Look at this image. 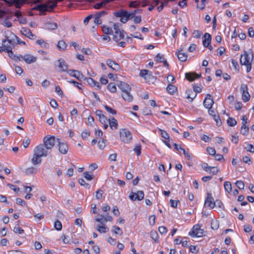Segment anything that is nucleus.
I'll use <instances>...</instances> for the list:
<instances>
[{
    "instance_id": "obj_10",
    "label": "nucleus",
    "mask_w": 254,
    "mask_h": 254,
    "mask_svg": "<svg viewBox=\"0 0 254 254\" xmlns=\"http://www.w3.org/2000/svg\"><path fill=\"white\" fill-rule=\"evenodd\" d=\"M12 41V40L10 39L2 40V45L3 46V48L5 50V52L8 53L12 50L14 47Z\"/></svg>"
},
{
    "instance_id": "obj_57",
    "label": "nucleus",
    "mask_w": 254,
    "mask_h": 254,
    "mask_svg": "<svg viewBox=\"0 0 254 254\" xmlns=\"http://www.w3.org/2000/svg\"><path fill=\"white\" fill-rule=\"evenodd\" d=\"M156 61L158 62H162L164 60H165V58L163 56V55H161L160 54H158L156 56Z\"/></svg>"
},
{
    "instance_id": "obj_40",
    "label": "nucleus",
    "mask_w": 254,
    "mask_h": 254,
    "mask_svg": "<svg viewBox=\"0 0 254 254\" xmlns=\"http://www.w3.org/2000/svg\"><path fill=\"white\" fill-rule=\"evenodd\" d=\"M102 31L106 35L111 34L113 33L112 28L106 26H103L102 27Z\"/></svg>"
},
{
    "instance_id": "obj_2",
    "label": "nucleus",
    "mask_w": 254,
    "mask_h": 254,
    "mask_svg": "<svg viewBox=\"0 0 254 254\" xmlns=\"http://www.w3.org/2000/svg\"><path fill=\"white\" fill-rule=\"evenodd\" d=\"M254 55L252 52L248 53L244 51V54L241 55L240 63L242 65L246 66L247 72H249L252 69V63L253 60Z\"/></svg>"
},
{
    "instance_id": "obj_51",
    "label": "nucleus",
    "mask_w": 254,
    "mask_h": 254,
    "mask_svg": "<svg viewBox=\"0 0 254 254\" xmlns=\"http://www.w3.org/2000/svg\"><path fill=\"white\" fill-rule=\"evenodd\" d=\"M219 171V169L215 167H210L208 171L212 175H216Z\"/></svg>"
},
{
    "instance_id": "obj_32",
    "label": "nucleus",
    "mask_w": 254,
    "mask_h": 254,
    "mask_svg": "<svg viewBox=\"0 0 254 254\" xmlns=\"http://www.w3.org/2000/svg\"><path fill=\"white\" fill-rule=\"evenodd\" d=\"M4 36L5 39H10L12 40H14L15 37H16V35L9 30H6L4 32Z\"/></svg>"
},
{
    "instance_id": "obj_26",
    "label": "nucleus",
    "mask_w": 254,
    "mask_h": 254,
    "mask_svg": "<svg viewBox=\"0 0 254 254\" xmlns=\"http://www.w3.org/2000/svg\"><path fill=\"white\" fill-rule=\"evenodd\" d=\"M115 15L118 17H129V12L126 10H121L116 11Z\"/></svg>"
},
{
    "instance_id": "obj_49",
    "label": "nucleus",
    "mask_w": 254,
    "mask_h": 254,
    "mask_svg": "<svg viewBox=\"0 0 254 254\" xmlns=\"http://www.w3.org/2000/svg\"><path fill=\"white\" fill-rule=\"evenodd\" d=\"M245 149L247 151L251 153H254V146L251 144H248L245 147Z\"/></svg>"
},
{
    "instance_id": "obj_15",
    "label": "nucleus",
    "mask_w": 254,
    "mask_h": 254,
    "mask_svg": "<svg viewBox=\"0 0 254 254\" xmlns=\"http://www.w3.org/2000/svg\"><path fill=\"white\" fill-rule=\"evenodd\" d=\"M214 102L212 100L211 96L209 94H207L206 95V97L203 101V105L204 106L207 108L209 109L211 108L212 106L213 105Z\"/></svg>"
},
{
    "instance_id": "obj_8",
    "label": "nucleus",
    "mask_w": 254,
    "mask_h": 254,
    "mask_svg": "<svg viewBox=\"0 0 254 254\" xmlns=\"http://www.w3.org/2000/svg\"><path fill=\"white\" fill-rule=\"evenodd\" d=\"M241 91L242 92V99L244 102H246L249 101L250 95L248 92V86L245 84L241 85Z\"/></svg>"
},
{
    "instance_id": "obj_28",
    "label": "nucleus",
    "mask_w": 254,
    "mask_h": 254,
    "mask_svg": "<svg viewBox=\"0 0 254 254\" xmlns=\"http://www.w3.org/2000/svg\"><path fill=\"white\" fill-rule=\"evenodd\" d=\"M122 96L125 101L127 102H131L133 100V96L130 91L122 93Z\"/></svg>"
},
{
    "instance_id": "obj_27",
    "label": "nucleus",
    "mask_w": 254,
    "mask_h": 254,
    "mask_svg": "<svg viewBox=\"0 0 254 254\" xmlns=\"http://www.w3.org/2000/svg\"><path fill=\"white\" fill-rule=\"evenodd\" d=\"M66 47V43L63 40L59 41L57 45V49L60 51H65Z\"/></svg>"
},
{
    "instance_id": "obj_50",
    "label": "nucleus",
    "mask_w": 254,
    "mask_h": 254,
    "mask_svg": "<svg viewBox=\"0 0 254 254\" xmlns=\"http://www.w3.org/2000/svg\"><path fill=\"white\" fill-rule=\"evenodd\" d=\"M213 119L216 122V125L218 126H220L222 125V122L220 119L219 116L218 115H214L213 117Z\"/></svg>"
},
{
    "instance_id": "obj_4",
    "label": "nucleus",
    "mask_w": 254,
    "mask_h": 254,
    "mask_svg": "<svg viewBox=\"0 0 254 254\" xmlns=\"http://www.w3.org/2000/svg\"><path fill=\"white\" fill-rule=\"evenodd\" d=\"M113 28L115 31L113 39L116 42H118L124 38L125 32L120 29L119 23H114Z\"/></svg>"
},
{
    "instance_id": "obj_20",
    "label": "nucleus",
    "mask_w": 254,
    "mask_h": 254,
    "mask_svg": "<svg viewBox=\"0 0 254 254\" xmlns=\"http://www.w3.org/2000/svg\"><path fill=\"white\" fill-rule=\"evenodd\" d=\"M200 76V74L194 72H188L185 74L186 78L190 81H193L195 79L199 78Z\"/></svg>"
},
{
    "instance_id": "obj_3",
    "label": "nucleus",
    "mask_w": 254,
    "mask_h": 254,
    "mask_svg": "<svg viewBox=\"0 0 254 254\" xmlns=\"http://www.w3.org/2000/svg\"><path fill=\"white\" fill-rule=\"evenodd\" d=\"M120 137L121 140L125 143H129L132 137L131 132L127 128L120 130Z\"/></svg>"
},
{
    "instance_id": "obj_58",
    "label": "nucleus",
    "mask_w": 254,
    "mask_h": 254,
    "mask_svg": "<svg viewBox=\"0 0 254 254\" xmlns=\"http://www.w3.org/2000/svg\"><path fill=\"white\" fill-rule=\"evenodd\" d=\"M198 251L196 246L191 245L190 247V251L193 254H196Z\"/></svg>"
},
{
    "instance_id": "obj_56",
    "label": "nucleus",
    "mask_w": 254,
    "mask_h": 254,
    "mask_svg": "<svg viewBox=\"0 0 254 254\" xmlns=\"http://www.w3.org/2000/svg\"><path fill=\"white\" fill-rule=\"evenodd\" d=\"M206 150L208 153L210 155H214L216 153L215 149L212 147H207Z\"/></svg>"
},
{
    "instance_id": "obj_1",
    "label": "nucleus",
    "mask_w": 254,
    "mask_h": 254,
    "mask_svg": "<svg viewBox=\"0 0 254 254\" xmlns=\"http://www.w3.org/2000/svg\"><path fill=\"white\" fill-rule=\"evenodd\" d=\"M51 151L42 144L36 146L33 150V156L31 162L34 165H37L41 162V157H46Z\"/></svg>"
},
{
    "instance_id": "obj_14",
    "label": "nucleus",
    "mask_w": 254,
    "mask_h": 254,
    "mask_svg": "<svg viewBox=\"0 0 254 254\" xmlns=\"http://www.w3.org/2000/svg\"><path fill=\"white\" fill-rule=\"evenodd\" d=\"M112 216L109 215V213H107L105 216L100 215L98 218L95 219L96 221L99 222L101 224H104L107 221H112Z\"/></svg>"
},
{
    "instance_id": "obj_25",
    "label": "nucleus",
    "mask_w": 254,
    "mask_h": 254,
    "mask_svg": "<svg viewBox=\"0 0 254 254\" xmlns=\"http://www.w3.org/2000/svg\"><path fill=\"white\" fill-rule=\"evenodd\" d=\"M108 123L112 129H116L118 127L117 120L114 118L108 120Z\"/></svg>"
},
{
    "instance_id": "obj_19",
    "label": "nucleus",
    "mask_w": 254,
    "mask_h": 254,
    "mask_svg": "<svg viewBox=\"0 0 254 254\" xmlns=\"http://www.w3.org/2000/svg\"><path fill=\"white\" fill-rule=\"evenodd\" d=\"M118 87L122 90V93L130 91L131 87L127 83L120 81L118 84Z\"/></svg>"
},
{
    "instance_id": "obj_62",
    "label": "nucleus",
    "mask_w": 254,
    "mask_h": 254,
    "mask_svg": "<svg viewBox=\"0 0 254 254\" xmlns=\"http://www.w3.org/2000/svg\"><path fill=\"white\" fill-rule=\"evenodd\" d=\"M34 216L36 219V221H37L42 220L44 217V215L41 213L34 214Z\"/></svg>"
},
{
    "instance_id": "obj_37",
    "label": "nucleus",
    "mask_w": 254,
    "mask_h": 254,
    "mask_svg": "<svg viewBox=\"0 0 254 254\" xmlns=\"http://www.w3.org/2000/svg\"><path fill=\"white\" fill-rule=\"evenodd\" d=\"M112 231L116 235L120 236L123 234V231L118 226H113L112 228Z\"/></svg>"
},
{
    "instance_id": "obj_30",
    "label": "nucleus",
    "mask_w": 254,
    "mask_h": 254,
    "mask_svg": "<svg viewBox=\"0 0 254 254\" xmlns=\"http://www.w3.org/2000/svg\"><path fill=\"white\" fill-rule=\"evenodd\" d=\"M36 44L40 45L41 47L43 48L49 49L50 47L49 43L42 39L37 40L36 41Z\"/></svg>"
},
{
    "instance_id": "obj_44",
    "label": "nucleus",
    "mask_w": 254,
    "mask_h": 254,
    "mask_svg": "<svg viewBox=\"0 0 254 254\" xmlns=\"http://www.w3.org/2000/svg\"><path fill=\"white\" fill-rule=\"evenodd\" d=\"M87 82H88L89 84H90V85L93 86H96V84H97V87L98 88H100V85L99 84V83L96 82L94 80H93L91 78H88L87 79Z\"/></svg>"
},
{
    "instance_id": "obj_17",
    "label": "nucleus",
    "mask_w": 254,
    "mask_h": 254,
    "mask_svg": "<svg viewBox=\"0 0 254 254\" xmlns=\"http://www.w3.org/2000/svg\"><path fill=\"white\" fill-rule=\"evenodd\" d=\"M21 59L28 64L34 63L37 61V58L36 57L30 54L22 56Z\"/></svg>"
},
{
    "instance_id": "obj_41",
    "label": "nucleus",
    "mask_w": 254,
    "mask_h": 254,
    "mask_svg": "<svg viewBox=\"0 0 254 254\" xmlns=\"http://www.w3.org/2000/svg\"><path fill=\"white\" fill-rule=\"evenodd\" d=\"M104 108L108 113H109L112 115H116L117 113V112L115 110L113 109V108H112L111 107H110L107 105H105Z\"/></svg>"
},
{
    "instance_id": "obj_35",
    "label": "nucleus",
    "mask_w": 254,
    "mask_h": 254,
    "mask_svg": "<svg viewBox=\"0 0 254 254\" xmlns=\"http://www.w3.org/2000/svg\"><path fill=\"white\" fill-rule=\"evenodd\" d=\"M249 131V127L246 125H242L241 128V133L245 136H247Z\"/></svg>"
},
{
    "instance_id": "obj_31",
    "label": "nucleus",
    "mask_w": 254,
    "mask_h": 254,
    "mask_svg": "<svg viewBox=\"0 0 254 254\" xmlns=\"http://www.w3.org/2000/svg\"><path fill=\"white\" fill-rule=\"evenodd\" d=\"M166 89L168 92L172 95L174 94L177 91V88L171 84H169Z\"/></svg>"
},
{
    "instance_id": "obj_7",
    "label": "nucleus",
    "mask_w": 254,
    "mask_h": 254,
    "mask_svg": "<svg viewBox=\"0 0 254 254\" xmlns=\"http://www.w3.org/2000/svg\"><path fill=\"white\" fill-rule=\"evenodd\" d=\"M42 0H14V5L17 8H21L24 4H32L40 2Z\"/></svg>"
},
{
    "instance_id": "obj_48",
    "label": "nucleus",
    "mask_w": 254,
    "mask_h": 254,
    "mask_svg": "<svg viewBox=\"0 0 254 254\" xmlns=\"http://www.w3.org/2000/svg\"><path fill=\"white\" fill-rule=\"evenodd\" d=\"M98 146L101 150L103 149L105 147V140L103 139L99 140L98 142Z\"/></svg>"
},
{
    "instance_id": "obj_47",
    "label": "nucleus",
    "mask_w": 254,
    "mask_h": 254,
    "mask_svg": "<svg viewBox=\"0 0 254 254\" xmlns=\"http://www.w3.org/2000/svg\"><path fill=\"white\" fill-rule=\"evenodd\" d=\"M103 192V190L101 189L98 190L96 192V198L97 199H101L102 198Z\"/></svg>"
},
{
    "instance_id": "obj_21",
    "label": "nucleus",
    "mask_w": 254,
    "mask_h": 254,
    "mask_svg": "<svg viewBox=\"0 0 254 254\" xmlns=\"http://www.w3.org/2000/svg\"><path fill=\"white\" fill-rule=\"evenodd\" d=\"M67 72L72 76L78 80H81L83 78V75L79 71L75 70H69Z\"/></svg>"
},
{
    "instance_id": "obj_24",
    "label": "nucleus",
    "mask_w": 254,
    "mask_h": 254,
    "mask_svg": "<svg viewBox=\"0 0 254 254\" xmlns=\"http://www.w3.org/2000/svg\"><path fill=\"white\" fill-rule=\"evenodd\" d=\"M186 94L187 95L186 98L187 99H190V101L192 102L194 98H195V97L197 95V94L195 93L193 90L191 89H188L186 91Z\"/></svg>"
},
{
    "instance_id": "obj_11",
    "label": "nucleus",
    "mask_w": 254,
    "mask_h": 254,
    "mask_svg": "<svg viewBox=\"0 0 254 254\" xmlns=\"http://www.w3.org/2000/svg\"><path fill=\"white\" fill-rule=\"evenodd\" d=\"M204 205L210 208H213L216 205V202L214 201L212 194L210 192L207 193V197L205 200Z\"/></svg>"
},
{
    "instance_id": "obj_18",
    "label": "nucleus",
    "mask_w": 254,
    "mask_h": 254,
    "mask_svg": "<svg viewBox=\"0 0 254 254\" xmlns=\"http://www.w3.org/2000/svg\"><path fill=\"white\" fill-rule=\"evenodd\" d=\"M106 64L112 69L117 71L120 70V66L115 61L108 59L106 61Z\"/></svg>"
},
{
    "instance_id": "obj_54",
    "label": "nucleus",
    "mask_w": 254,
    "mask_h": 254,
    "mask_svg": "<svg viewBox=\"0 0 254 254\" xmlns=\"http://www.w3.org/2000/svg\"><path fill=\"white\" fill-rule=\"evenodd\" d=\"M13 232L15 233L22 234L24 230L18 226H15L13 228Z\"/></svg>"
},
{
    "instance_id": "obj_9",
    "label": "nucleus",
    "mask_w": 254,
    "mask_h": 254,
    "mask_svg": "<svg viewBox=\"0 0 254 254\" xmlns=\"http://www.w3.org/2000/svg\"><path fill=\"white\" fill-rule=\"evenodd\" d=\"M144 196V192L142 190H138L136 192H131L129 195V198L132 201L135 200H141L143 199Z\"/></svg>"
},
{
    "instance_id": "obj_6",
    "label": "nucleus",
    "mask_w": 254,
    "mask_h": 254,
    "mask_svg": "<svg viewBox=\"0 0 254 254\" xmlns=\"http://www.w3.org/2000/svg\"><path fill=\"white\" fill-rule=\"evenodd\" d=\"M203 230L198 225H194L192 230L189 233V235L192 237H200L203 235Z\"/></svg>"
},
{
    "instance_id": "obj_36",
    "label": "nucleus",
    "mask_w": 254,
    "mask_h": 254,
    "mask_svg": "<svg viewBox=\"0 0 254 254\" xmlns=\"http://www.w3.org/2000/svg\"><path fill=\"white\" fill-rule=\"evenodd\" d=\"M96 229L100 233H106L109 230L108 228L104 226H100L99 225L96 226Z\"/></svg>"
},
{
    "instance_id": "obj_46",
    "label": "nucleus",
    "mask_w": 254,
    "mask_h": 254,
    "mask_svg": "<svg viewBox=\"0 0 254 254\" xmlns=\"http://www.w3.org/2000/svg\"><path fill=\"white\" fill-rule=\"evenodd\" d=\"M236 186L240 189L243 190L245 185L242 181H237L235 183Z\"/></svg>"
},
{
    "instance_id": "obj_29",
    "label": "nucleus",
    "mask_w": 254,
    "mask_h": 254,
    "mask_svg": "<svg viewBox=\"0 0 254 254\" xmlns=\"http://www.w3.org/2000/svg\"><path fill=\"white\" fill-rule=\"evenodd\" d=\"M45 27L49 30H55L58 28V25L54 22H47L45 24Z\"/></svg>"
},
{
    "instance_id": "obj_45",
    "label": "nucleus",
    "mask_w": 254,
    "mask_h": 254,
    "mask_svg": "<svg viewBox=\"0 0 254 254\" xmlns=\"http://www.w3.org/2000/svg\"><path fill=\"white\" fill-rule=\"evenodd\" d=\"M159 131L160 132V135L162 137L166 139H169L170 136L169 134L167 132V131L161 129H159Z\"/></svg>"
},
{
    "instance_id": "obj_59",
    "label": "nucleus",
    "mask_w": 254,
    "mask_h": 254,
    "mask_svg": "<svg viewBox=\"0 0 254 254\" xmlns=\"http://www.w3.org/2000/svg\"><path fill=\"white\" fill-rule=\"evenodd\" d=\"M159 232L161 234H165L167 232V229L165 226H160L158 229Z\"/></svg>"
},
{
    "instance_id": "obj_55",
    "label": "nucleus",
    "mask_w": 254,
    "mask_h": 254,
    "mask_svg": "<svg viewBox=\"0 0 254 254\" xmlns=\"http://www.w3.org/2000/svg\"><path fill=\"white\" fill-rule=\"evenodd\" d=\"M84 177L88 181H91L93 179L92 175L88 172L84 173Z\"/></svg>"
},
{
    "instance_id": "obj_52",
    "label": "nucleus",
    "mask_w": 254,
    "mask_h": 254,
    "mask_svg": "<svg viewBox=\"0 0 254 254\" xmlns=\"http://www.w3.org/2000/svg\"><path fill=\"white\" fill-rule=\"evenodd\" d=\"M140 5V2L138 1H131L129 4V6L130 7H137Z\"/></svg>"
},
{
    "instance_id": "obj_60",
    "label": "nucleus",
    "mask_w": 254,
    "mask_h": 254,
    "mask_svg": "<svg viewBox=\"0 0 254 254\" xmlns=\"http://www.w3.org/2000/svg\"><path fill=\"white\" fill-rule=\"evenodd\" d=\"M178 202H179V200H175L173 199H171L170 200V205L173 208H176L177 207Z\"/></svg>"
},
{
    "instance_id": "obj_43",
    "label": "nucleus",
    "mask_w": 254,
    "mask_h": 254,
    "mask_svg": "<svg viewBox=\"0 0 254 254\" xmlns=\"http://www.w3.org/2000/svg\"><path fill=\"white\" fill-rule=\"evenodd\" d=\"M141 145L140 144H137L133 149V151L136 153L137 156H139L141 154Z\"/></svg>"
},
{
    "instance_id": "obj_23",
    "label": "nucleus",
    "mask_w": 254,
    "mask_h": 254,
    "mask_svg": "<svg viewBox=\"0 0 254 254\" xmlns=\"http://www.w3.org/2000/svg\"><path fill=\"white\" fill-rule=\"evenodd\" d=\"M183 50L181 49L178 52L176 53V55L177 56L178 59L181 62H185L187 61L188 58V55L185 53L182 52Z\"/></svg>"
},
{
    "instance_id": "obj_22",
    "label": "nucleus",
    "mask_w": 254,
    "mask_h": 254,
    "mask_svg": "<svg viewBox=\"0 0 254 254\" xmlns=\"http://www.w3.org/2000/svg\"><path fill=\"white\" fill-rule=\"evenodd\" d=\"M203 40L202 41L203 45L204 47H207L210 44L211 41V36L208 33H205L203 35Z\"/></svg>"
},
{
    "instance_id": "obj_12",
    "label": "nucleus",
    "mask_w": 254,
    "mask_h": 254,
    "mask_svg": "<svg viewBox=\"0 0 254 254\" xmlns=\"http://www.w3.org/2000/svg\"><path fill=\"white\" fill-rule=\"evenodd\" d=\"M59 151L62 154H66L68 150V146L65 142H61L59 138H57Z\"/></svg>"
},
{
    "instance_id": "obj_38",
    "label": "nucleus",
    "mask_w": 254,
    "mask_h": 254,
    "mask_svg": "<svg viewBox=\"0 0 254 254\" xmlns=\"http://www.w3.org/2000/svg\"><path fill=\"white\" fill-rule=\"evenodd\" d=\"M227 124L230 127H234L237 124L236 121L232 118H228L227 120Z\"/></svg>"
},
{
    "instance_id": "obj_33",
    "label": "nucleus",
    "mask_w": 254,
    "mask_h": 254,
    "mask_svg": "<svg viewBox=\"0 0 254 254\" xmlns=\"http://www.w3.org/2000/svg\"><path fill=\"white\" fill-rule=\"evenodd\" d=\"M224 187L225 191H227L228 193H230L232 192V185L230 182L225 181L224 183Z\"/></svg>"
},
{
    "instance_id": "obj_61",
    "label": "nucleus",
    "mask_w": 254,
    "mask_h": 254,
    "mask_svg": "<svg viewBox=\"0 0 254 254\" xmlns=\"http://www.w3.org/2000/svg\"><path fill=\"white\" fill-rule=\"evenodd\" d=\"M211 227L213 230H217L219 227L217 222L216 221H213L211 223Z\"/></svg>"
},
{
    "instance_id": "obj_13",
    "label": "nucleus",
    "mask_w": 254,
    "mask_h": 254,
    "mask_svg": "<svg viewBox=\"0 0 254 254\" xmlns=\"http://www.w3.org/2000/svg\"><path fill=\"white\" fill-rule=\"evenodd\" d=\"M57 63L58 64L57 65L60 68V72H67L68 71L67 70L68 66L64 59H60L57 61Z\"/></svg>"
},
{
    "instance_id": "obj_16",
    "label": "nucleus",
    "mask_w": 254,
    "mask_h": 254,
    "mask_svg": "<svg viewBox=\"0 0 254 254\" xmlns=\"http://www.w3.org/2000/svg\"><path fill=\"white\" fill-rule=\"evenodd\" d=\"M20 32L22 35L30 39H35L36 38V35L33 34L29 28H22Z\"/></svg>"
},
{
    "instance_id": "obj_34",
    "label": "nucleus",
    "mask_w": 254,
    "mask_h": 254,
    "mask_svg": "<svg viewBox=\"0 0 254 254\" xmlns=\"http://www.w3.org/2000/svg\"><path fill=\"white\" fill-rule=\"evenodd\" d=\"M8 53V56L12 59L16 61H20L21 59L22 55H15L13 54L12 51L11 52H9Z\"/></svg>"
},
{
    "instance_id": "obj_5",
    "label": "nucleus",
    "mask_w": 254,
    "mask_h": 254,
    "mask_svg": "<svg viewBox=\"0 0 254 254\" xmlns=\"http://www.w3.org/2000/svg\"><path fill=\"white\" fill-rule=\"evenodd\" d=\"M56 142H57V138L54 136H45L43 138V144H42L46 147H48V149L51 151Z\"/></svg>"
},
{
    "instance_id": "obj_53",
    "label": "nucleus",
    "mask_w": 254,
    "mask_h": 254,
    "mask_svg": "<svg viewBox=\"0 0 254 254\" xmlns=\"http://www.w3.org/2000/svg\"><path fill=\"white\" fill-rule=\"evenodd\" d=\"M202 34V32L199 30H194L193 32V35L194 38H199Z\"/></svg>"
},
{
    "instance_id": "obj_39",
    "label": "nucleus",
    "mask_w": 254,
    "mask_h": 254,
    "mask_svg": "<svg viewBox=\"0 0 254 254\" xmlns=\"http://www.w3.org/2000/svg\"><path fill=\"white\" fill-rule=\"evenodd\" d=\"M108 90L112 93H115L117 91V88L114 83H110L108 85Z\"/></svg>"
},
{
    "instance_id": "obj_63",
    "label": "nucleus",
    "mask_w": 254,
    "mask_h": 254,
    "mask_svg": "<svg viewBox=\"0 0 254 254\" xmlns=\"http://www.w3.org/2000/svg\"><path fill=\"white\" fill-rule=\"evenodd\" d=\"M8 254H26L25 253L19 250H12L8 252Z\"/></svg>"
},
{
    "instance_id": "obj_42",
    "label": "nucleus",
    "mask_w": 254,
    "mask_h": 254,
    "mask_svg": "<svg viewBox=\"0 0 254 254\" xmlns=\"http://www.w3.org/2000/svg\"><path fill=\"white\" fill-rule=\"evenodd\" d=\"M54 227L57 231H60L62 229V224L59 220H56L54 223Z\"/></svg>"
},
{
    "instance_id": "obj_64",
    "label": "nucleus",
    "mask_w": 254,
    "mask_h": 254,
    "mask_svg": "<svg viewBox=\"0 0 254 254\" xmlns=\"http://www.w3.org/2000/svg\"><path fill=\"white\" fill-rule=\"evenodd\" d=\"M16 203L21 206H24L26 204L25 202L23 199L20 198H17L16 199Z\"/></svg>"
}]
</instances>
